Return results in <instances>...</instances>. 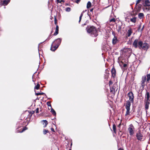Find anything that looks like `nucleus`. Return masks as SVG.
<instances>
[{
	"instance_id": "f257e3e1",
	"label": "nucleus",
	"mask_w": 150,
	"mask_h": 150,
	"mask_svg": "<svg viewBox=\"0 0 150 150\" xmlns=\"http://www.w3.org/2000/svg\"><path fill=\"white\" fill-rule=\"evenodd\" d=\"M133 46L135 48L138 47L140 49H142L144 50H147L149 48V45L147 43L145 42H143L142 41H138L137 39H136L132 44Z\"/></svg>"
},
{
	"instance_id": "f03ea898",
	"label": "nucleus",
	"mask_w": 150,
	"mask_h": 150,
	"mask_svg": "<svg viewBox=\"0 0 150 150\" xmlns=\"http://www.w3.org/2000/svg\"><path fill=\"white\" fill-rule=\"evenodd\" d=\"M87 31L88 33H91L93 35V37H96L98 35L97 30L96 28L94 26H88L86 28Z\"/></svg>"
},
{
	"instance_id": "7ed1b4c3",
	"label": "nucleus",
	"mask_w": 150,
	"mask_h": 150,
	"mask_svg": "<svg viewBox=\"0 0 150 150\" xmlns=\"http://www.w3.org/2000/svg\"><path fill=\"white\" fill-rule=\"evenodd\" d=\"M137 17L134 16L132 13L125 18L126 21L128 22L131 21L133 23H135L136 22Z\"/></svg>"
},
{
	"instance_id": "20e7f679",
	"label": "nucleus",
	"mask_w": 150,
	"mask_h": 150,
	"mask_svg": "<svg viewBox=\"0 0 150 150\" xmlns=\"http://www.w3.org/2000/svg\"><path fill=\"white\" fill-rule=\"evenodd\" d=\"M130 101L129 100H127L126 102V103L125 105V107L126 109V111L125 115H129L130 113V106L131 105Z\"/></svg>"
},
{
	"instance_id": "39448f33",
	"label": "nucleus",
	"mask_w": 150,
	"mask_h": 150,
	"mask_svg": "<svg viewBox=\"0 0 150 150\" xmlns=\"http://www.w3.org/2000/svg\"><path fill=\"white\" fill-rule=\"evenodd\" d=\"M128 130L129 132L130 135L132 136L134 134V128L132 124L129 125V127L128 129Z\"/></svg>"
},
{
	"instance_id": "423d86ee",
	"label": "nucleus",
	"mask_w": 150,
	"mask_h": 150,
	"mask_svg": "<svg viewBox=\"0 0 150 150\" xmlns=\"http://www.w3.org/2000/svg\"><path fill=\"white\" fill-rule=\"evenodd\" d=\"M146 81V76L145 75L143 76L142 77V80L141 81V87L142 88V90L144 89V87L145 85V83Z\"/></svg>"
},
{
	"instance_id": "0eeeda50",
	"label": "nucleus",
	"mask_w": 150,
	"mask_h": 150,
	"mask_svg": "<svg viewBox=\"0 0 150 150\" xmlns=\"http://www.w3.org/2000/svg\"><path fill=\"white\" fill-rule=\"evenodd\" d=\"M127 96L129 98L128 100L130 101L131 103H133L134 97L133 93L132 92H129L127 94Z\"/></svg>"
},
{
	"instance_id": "6e6552de",
	"label": "nucleus",
	"mask_w": 150,
	"mask_h": 150,
	"mask_svg": "<svg viewBox=\"0 0 150 150\" xmlns=\"http://www.w3.org/2000/svg\"><path fill=\"white\" fill-rule=\"evenodd\" d=\"M136 137L137 139L139 141H142L143 137L142 134L141 133L140 130H139L137 133Z\"/></svg>"
},
{
	"instance_id": "1a4fd4ad",
	"label": "nucleus",
	"mask_w": 150,
	"mask_h": 150,
	"mask_svg": "<svg viewBox=\"0 0 150 150\" xmlns=\"http://www.w3.org/2000/svg\"><path fill=\"white\" fill-rule=\"evenodd\" d=\"M123 52L124 53H126V54H125L127 55H129L131 53L132 50L129 48H124L123 50Z\"/></svg>"
},
{
	"instance_id": "9d476101",
	"label": "nucleus",
	"mask_w": 150,
	"mask_h": 150,
	"mask_svg": "<svg viewBox=\"0 0 150 150\" xmlns=\"http://www.w3.org/2000/svg\"><path fill=\"white\" fill-rule=\"evenodd\" d=\"M142 4L144 6H149L150 5V2L149 0H142Z\"/></svg>"
},
{
	"instance_id": "9b49d317",
	"label": "nucleus",
	"mask_w": 150,
	"mask_h": 150,
	"mask_svg": "<svg viewBox=\"0 0 150 150\" xmlns=\"http://www.w3.org/2000/svg\"><path fill=\"white\" fill-rule=\"evenodd\" d=\"M62 41V39L60 38H58L55 40L53 42L56 45L59 46L60 45Z\"/></svg>"
},
{
	"instance_id": "f8f14e48",
	"label": "nucleus",
	"mask_w": 150,
	"mask_h": 150,
	"mask_svg": "<svg viewBox=\"0 0 150 150\" xmlns=\"http://www.w3.org/2000/svg\"><path fill=\"white\" fill-rule=\"evenodd\" d=\"M58 47V46L54 44L53 42L51 46V50L52 51H54Z\"/></svg>"
},
{
	"instance_id": "ddd939ff",
	"label": "nucleus",
	"mask_w": 150,
	"mask_h": 150,
	"mask_svg": "<svg viewBox=\"0 0 150 150\" xmlns=\"http://www.w3.org/2000/svg\"><path fill=\"white\" fill-rule=\"evenodd\" d=\"M111 72L112 77L113 78H115L116 76V71L114 67H113L112 69Z\"/></svg>"
},
{
	"instance_id": "4468645a",
	"label": "nucleus",
	"mask_w": 150,
	"mask_h": 150,
	"mask_svg": "<svg viewBox=\"0 0 150 150\" xmlns=\"http://www.w3.org/2000/svg\"><path fill=\"white\" fill-rule=\"evenodd\" d=\"M114 35L115 34H114ZM118 42V40L117 37L114 35V36L112 40V43L113 45H115Z\"/></svg>"
},
{
	"instance_id": "2eb2a0df",
	"label": "nucleus",
	"mask_w": 150,
	"mask_h": 150,
	"mask_svg": "<svg viewBox=\"0 0 150 150\" xmlns=\"http://www.w3.org/2000/svg\"><path fill=\"white\" fill-rule=\"evenodd\" d=\"M145 103V108L146 110H147L149 108V105L150 103L149 102V101L146 100Z\"/></svg>"
},
{
	"instance_id": "dca6fc26",
	"label": "nucleus",
	"mask_w": 150,
	"mask_h": 150,
	"mask_svg": "<svg viewBox=\"0 0 150 150\" xmlns=\"http://www.w3.org/2000/svg\"><path fill=\"white\" fill-rule=\"evenodd\" d=\"M132 33V29L131 28H130L128 30L127 32V36L128 37H129Z\"/></svg>"
},
{
	"instance_id": "f3484780",
	"label": "nucleus",
	"mask_w": 150,
	"mask_h": 150,
	"mask_svg": "<svg viewBox=\"0 0 150 150\" xmlns=\"http://www.w3.org/2000/svg\"><path fill=\"white\" fill-rule=\"evenodd\" d=\"M145 97L146 98V100L149 101V99L150 98V94L149 92L146 91V93L145 94Z\"/></svg>"
},
{
	"instance_id": "a211bd4d",
	"label": "nucleus",
	"mask_w": 150,
	"mask_h": 150,
	"mask_svg": "<svg viewBox=\"0 0 150 150\" xmlns=\"http://www.w3.org/2000/svg\"><path fill=\"white\" fill-rule=\"evenodd\" d=\"M58 31H59V27L58 25H57L56 28V30L54 32V35H56L58 33Z\"/></svg>"
},
{
	"instance_id": "6ab92c4d",
	"label": "nucleus",
	"mask_w": 150,
	"mask_h": 150,
	"mask_svg": "<svg viewBox=\"0 0 150 150\" xmlns=\"http://www.w3.org/2000/svg\"><path fill=\"white\" fill-rule=\"evenodd\" d=\"M144 14L143 13H139L138 15V17L140 19H141L144 17Z\"/></svg>"
},
{
	"instance_id": "aec40b11",
	"label": "nucleus",
	"mask_w": 150,
	"mask_h": 150,
	"mask_svg": "<svg viewBox=\"0 0 150 150\" xmlns=\"http://www.w3.org/2000/svg\"><path fill=\"white\" fill-rule=\"evenodd\" d=\"M10 1V0H4L3 1V3L4 5H6L8 4Z\"/></svg>"
},
{
	"instance_id": "412c9836",
	"label": "nucleus",
	"mask_w": 150,
	"mask_h": 150,
	"mask_svg": "<svg viewBox=\"0 0 150 150\" xmlns=\"http://www.w3.org/2000/svg\"><path fill=\"white\" fill-rule=\"evenodd\" d=\"M42 121L43 122V124L45 125V126H44V127H46L48 124L47 121L46 120H42Z\"/></svg>"
},
{
	"instance_id": "4be33fe9",
	"label": "nucleus",
	"mask_w": 150,
	"mask_h": 150,
	"mask_svg": "<svg viewBox=\"0 0 150 150\" xmlns=\"http://www.w3.org/2000/svg\"><path fill=\"white\" fill-rule=\"evenodd\" d=\"M147 79H146V82H149V80H150V74H148L147 76Z\"/></svg>"
},
{
	"instance_id": "5701e85b",
	"label": "nucleus",
	"mask_w": 150,
	"mask_h": 150,
	"mask_svg": "<svg viewBox=\"0 0 150 150\" xmlns=\"http://www.w3.org/2000/svg\"><path fill=\"white\" fill-rule=\"evenodd\" d=\"M113 129L114 132L115 133H116V125L115 124H113Z\"/></svg>"
},
{
	"instance_id": "b1692460",
	"label": "nucleus",
	"mask_w": 150,
	"mask_h": 150,
	"mask_svg": "<svg viewBox=\"0 0 150 150\" xmlns=\"http://www.w3.org/2000/svg\"><path fill=\"white\" fill-rule=\"evenodd\" d=\"M91 2L89 1H88L87 5V8H88L91 7Z\"/></svg>"
},
{
	"instance_id": "393cba45",
	"label": "nucleus",
	"mask_w": 150,
	"mask_h": 150,
	"mask_svg": "<svg viewBox=\"0 0 150 150\" xmlns=\"http://www.w3.org/2000/svg\"><path fill=\"white\" fill-rule=\"evenodd\" d=\"M143 10L144 12H146L149 11V8L147 7H144L143 8Z\"/></svg>"
},
{
	"instance_id": "a878e982",
	"label": "nucleus",
	"mask_w": 150,
	"mask_h": 150,
	"mask_svg": "<svg viewBox=\"0 0 150 150\" xmlns=\"http://www.w3.org/2000/svg\"><path fill=\"white\" fill-rule=\"evenodd\" d=\"M51 113L54 115H56V113L55 110L53 109L52 108L51 109Z\"/></svg>"
},
{
	"instance_id": "bb28decb",
	"label": "nucleus",
	"mask_w": 150,
	"mask_h": 150,
	"mask_svg": "<svg viewBox=\"0 0 150 150\" xmlns=\"http://www.w3.org/2000/svg\"><path fill=\"white\" fill-rule=\"evenodd\" d=\"M40 85L39 83H38L36 86L35 87V89L38 90L39 89Z\"/></svg>"
},
{
	"instance_id": "cd10ccee",
	"label": "nucleus",
	"mask_w": 150,
	"mask_h": 150,
	"mask_svg": "<svg viewBox=\"0 0 150 150\" xmlns=\"http://www.w3.org/2000/svg\"><path fill=\"white\" fill-rule=\"evenodd\" d=\"M115 21H116L115 19L114 18H113L112 19H110L109 20V21L110 22H115Z\"/></svg>"
},
{
	"instance_id": "c85d7f7f",
	"label": "nucleus",
	"mask_w": 150,
	"mask_h": 150,
	"mask_svg": "<svg viewBox=\"0 0 150 150\" xmlns=\"http://www.w3.org/2000/svg\"><path fill=\"white\" fill-rule=\"evenodd\" d=\"M65 10L67 12H69L71 10V9L69 7H67L66 8Z\"/></svg>"
},
{
	"instance_id": "c756f323",
	"label": "nucleus",
	"mask_w": 150,
	"mask_h": 150,
	"mask_svg": "<svg viewBox=\"0 0 150 150\" xmlns=\"http://www.w3.org/2000/svg\"><path fill=\"white\" fill-rule=\"evenodd\" d=\"M35 95H36V96H38V95H39L44 94V93H35Z\"/></svg>"
},
{
	"instance_id": "7c9ffc66",
	"label": "nucleus",
	"mask_w": 150,
	"mask_h": 150,
	"mask_svg": "<svg viewBox=\"0 0 150 150\" xmlns=\"http://www.w3.org/2000/svg\"><path fill=\"white\" fill-rule=\"evenodd\" d=\"M27 128L26 127H24L22 129L21 131L20 132L21 133L25 131V130L27 129Z\"/></svg>"
},
{
	"instance_id": "2f4dec72",
	"label": "nucleus",
	"mask_w": 150,
	"mask_h": 150,
	"mask_svg": "<svg viewBox=\"0 0 150 150\" xmlns=\"http://www.w3.org/2000/svg\"><path fill=\"white\" fill-rule=\"evenodd\" d=\"M43 133L44 134H45L47 133L48 132V131L47 130H46V129H44L43 131Z\"/></svg>"
},
{
	"instance_id": "473e14b6",
	"label": "nucleus",
	"mask_w": 150,
	"mask_h": 150,
	"mask_svg": "<svg viewBox=\"0 0 150 150\" xmlns=\"http://www.w3.org/2000/svg\"><path fill=\"white\" fill-rule=\"evenodd\" d=\"M83 16V14L82 13H81V14L80 16V17H79V23L80 22L81 19V18H82V17Z\"/></svg>"
},
{
	"instance_id": "72a5a7b5",
	"label": "nucleus",
	"mask_w": 150,
	"mask_h": 150,
	"mask_svg": "<svg viewBox=\"0 0 150 150\" xmlns=\"http://www.w3.org/2000/svg\"><path fill=\"white\" fill-rule=\"evenodd\" d=\"M141 1V0H137V1L136 3V5H137Z\"/></svg>"
},
{
	"instance_id": "f704fd0d",
	"label": "nucleus",
	"mask_w": 150,
	"mask_h": 150,
	"mask_svg": "<svg viewBox=\"0 0 150 150\" xmlns=\"http://www.w3.org/2000/svg\"><path fill=\"white\" fill-rule=\"evenodd\" d=\"M47 104L48 106H50L51 107V108H52V106H51V105L50 103L48 102L47 103Z\"/></svg>"
},
{
	"instance_id": "c9c22d12",
	"label": "nucleus",
	"mask_w": 150,
	"mask_h": 150,
	"mask_svg": "<svg viewBox=\"0 0 150 150\" xmlns=\"http://www.w3.org/2000/svg\"><path fill=\"white\" fill-rule=\"evenodd\" d=\"M112 81H110L109 82V86H110V85H112Z\"/></svg>"
},
{
	"instance_id": "e433bc0d",
	"label": "nucleus",
	"mask_w": 150,
	"mask_h": 150,
	"mask_svg": "<svg viewBox=\"0 0 150 150\" xmlns=\"http://www.w3.org/2000/svg\"><path fill=\"white\" fill-rule=\"evenodd\" d=\"M35 112L36 113H38L39 112V108H37L36 109V110H35Z\"/></svg>"
},
{
	"instance_id": "4c0bfd02",
	"label": "nucleus",
	"mask_w": 150,
	"mask_h": 150,
	"mask_svg": "<svg viewBox=\"0 0 150 150\" xmlns=\"http://www.w3.org/2000/svg\"><path fill=\"white\" fill-rule=\"evenodd\" d=\"M51 129L52 131L53 132H54V129L53 128H51Z\"/></svg>"
},
{
	"instance_id": "58836bf2",
	"label": "nucleus",
	"mask_w": 150,
	"mask_h": 150,
	"mask_svg": "<svg viewBox=\"0 0 150 150\" xmlns=\"http://www.w3.org/2000/svg\"><path fill=\"white\" fill-rule=\"evenodd\" d=\"M57 2H58V3H61L62 2V1H60V0H57Z\"/></svg>"
},
{
	"instance_id": "ea45409f",
	"label": "nucleus",
	"mask_w": 150,
	"mask_h": 150,
	"mask_svg": "<svg viewBox=\"0 0 150 150\" xmlns=\"http://www.w3.org/2000/svg\"><path fill=\"white\" fill-rule=\"evenodd\" d=\"M80 0H77V1H76V3H78L79 2Z\"/></svg>"
},
{
	"instance_id": "a19ab883",
	"label": "nucleus",
	"mask_w": 150,
	"mask_h": 150,
	"mask_svg": "<svg viewBox=\"0 0 150 150\" xmlns=\"http://www.w3.org/2000/svg\"><path fill=\"white\" fill-rule=\"evenodd\" d=\"M86 11V10H85V11H83L81 13H82L83 14V13H84V12H85Z\"/></svg>"
},
{
	"instance_id": "79ce46f5",
	"label": "nucleus",
	"mask_w": 150,
	"mask_h": 150,
	"mask_svg": "<svg viewBox=\"0 0 150 150\" xmlns=\"http://www.w3.org/2000/svg\"><path fill=\"white\" fill-rule=\"evenodd\" d=\"M93 8H92V9H91L90 10V11L91 12H93Z\"/></svg>"
},
{
	"instance_id": "37998d69",
	"label": "nucleus",
	"mask_w": 150,
	"mask_h": 150,
	"mask_svg": "<svg viewBox=\"0 0 150 150\" xmlns=\"http://www.w3.org/2000/svg\"><path fill=\"white\" fill-rule=\"evenodd\" d=\"M144 26H143V27L142 28V29H141V31H142V30H143V28H144Z\"/></svg>"
},
{
	"instance_id": "c03bdc74",
	"label": "nucleus",
	"mask_w": 150,
	"mask_h": 150,
	"mask_svg": "<svg viewBox=\"0 0 150 150\" xmlns=\"http://www.w3.org/2000/svg\"><path fill=\"white\" fill-rule=\"evenodd\" d=\"M126 66H127V65L125 64H124V65H123V66L124 67H125Z\"/></svg>"
},
{
	"instance_id": "a18cd8bd",
	"label": "nucleus",
	"mask_w": 150,
	"mask_h": 150,
	"mask_svg": "<svg viewBox=\"0 0 150 150\" xmlns=\"http://www.w3.org/2000/svg\"><path fill=\"white\" fill-rule=\"evenodd\" d=\"M118 150H123L121 148H119Z\"/></svg>"
},
{
	"instance_id": "49530a36",
	"label": "nucleus",
	"mask_w": 150,
	"mask_h": 150,
	"mask_svg": "<svg viewBox=\"0 0 150 150\" xmlns=\"http://www.w3.org/2000/svg\"><path fill=\"white\" fill-rule=\"evenodd\" d=\"M121 125V123H120L119 125H118V127H120V126Z\"/></svg>"
},
{
	"instance_id": "de8ad7c7",
	"label": "nucleus",
	"mask_w": 150,
	"mask_h": 150,
	"mask_svg": "<svg viewBox=\"0 0 150 150\" xmlns=\"http://www.w3.org/2000/svg\"><path fill=\"white\" fill-rule=\"evenodd\" d=\"M141 25H140V26H139V30L140 28V27H141Z\"/></svg>"
},
{
	"instance_id": "09e8293b",
	"label": "nucleus",
	"mask_w": 150,
	"mask_h": 150,
	"mask_svg": "<svg viewBox=\"0 0 150 150\" xmlns=\"http://www.w3.org/2000/svg\"><path fill=\"white\" fill-rule=\"evenodd\" d=\"M62 1V2H64V1H63V0H60V1Z\"/></svg>"
},
{
	"instance_id": "8fccbe9b",
	"label": "nucleus",
	"mask_w": 150,
	"mask_h": 150,
	"mask_svg": "<svg viewBox=\"0 0 150 150\" xmlns=\"http://www.w3.org/2000/svg\"><path fill=\"white\" fill-rule=\"evenodd\" d=\"M47 39H48V40H49V39H50V37L48 38H47Z\"/></svg>"
},
{
	"instance_id": "3c124183",
	"label": "nucleus",
	"mask_w": 150,
	"mask_h": 150,
	"mask_svg": "<svg viewBox=\"0 0 150 150\" xmlns=\"http://www.w3.org/2000/svg\"><path fill=\"white\" fill-rule=\"evenodd\" d=\"M33 82H34V80H33Z\"/></svg>"
},
{
	"instance_id": "603ef678",
	"label": "nucleus",
	"mask_w": 150,
	"mask_h": 150,
	"mask_svg": "<svg viewBox=\"0 0 150 150\" xmlns=\"http://www.w3.org/2000/svg\"><path fill=\"white\" fill-rule=\"evenodd\" d=\"M55 20H56V18H55Z\"/></svg>"
},
{
	"instance_id": "864d4df0",
	"label": "nucleus",
	"mask_w": 150,
	"mask_h": 150,
	"mask_svg": "<svg viewBox=\"0 0 150 150\" xmlns=\"http://www.w3.org/2000/svg\"><path fill=\"white\" fill-rule=\"evenodd\" d=\"M69 150H71V149H70Z\"/></svg>"
}]
</instances>
